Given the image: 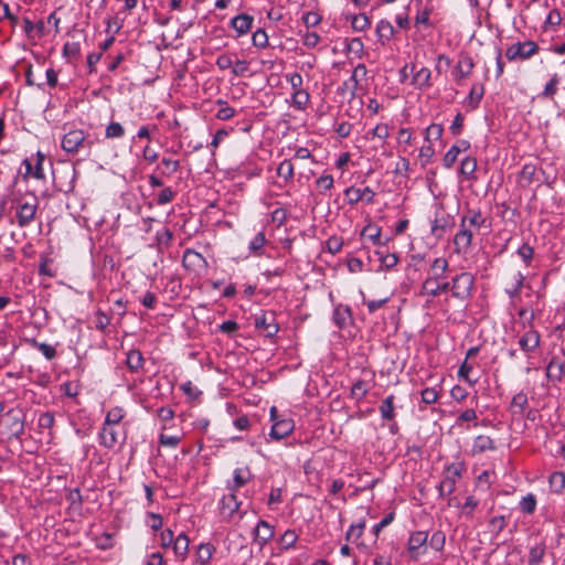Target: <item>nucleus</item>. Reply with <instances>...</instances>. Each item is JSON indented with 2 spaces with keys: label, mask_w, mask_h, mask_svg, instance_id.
I'll use <instances>...</instances> for the list:
<instances>
[{
  "label": "nucleus",
  "mask_w": 565,
  "mask_h": 565,
  "mask_svg": "<svg viewBox=\"0 0 565 565\" xmlns=\"http://www.w3.org/2000/svg\"><path fill=\"white\" fill-rule=\"evenodd\" d=\"M448 269V262L444 257L436 258L430 265L428 277L422 285V295L437 297L449 290L450 282L446 280L445 274Z\"/></svg>",
  "instance_id": "obj_1"
},
{
  "label": "nucleus",
  "mask_w": 565,
  "mask_h": 565,
  "mask_svg": "<svg viewBox=\"0 0 565 565\" xmlns=\"http://www.w3.org/2000/svg\"><path fill=\"white\" fill-rule=\"evenodd\" d=\"M475 277L470 273H461L451 279L449 289L452 297L465 300L467 299L473 288Z\"/></svg>",
  "instance_id": "obj_2"
},
{
  "label": "nucleus",
  "mask_w": 565,
  "mask_h": 565,
  "mask_svg": "<svg viewBox=\"0 0 565 565\" xmlns=\"http://www.w3.org/2000/svg\"><path fill=\"white\" fill-rule=\"evenodd\" d=\"M14 201L17 202L18 224L20 227H25L34 220L38 210V198L31 194L30 200L25 202H20L17 199Z\"/></svg>",
  "instance_id": "obj_3"
},
{
  "label": "nucleus",
  "mask_w": 565,
  "mask_h": 565,
  "mask_svg": "<svg viewBox=\"0 0 565 565\" xmlns=\"http://www.w3.org/2000/svg\"><path fill=\"white\" fill-rule=\"evenodd\" d=\"M537 50V44L532 41L514 43L507 49L505 56L509 61L525 60L534 55Z\"/></svg>",
  "instance_id": "obj_4"
},
{
  "label": "nucleus",
  "mask_w": 565,
  "mask_h": 565,
  "mask_svg": "<svg viewBox=\"0 0 565 565\" xmlns=\"http://www.w3.org/2000/svg\"><path fill=\"white\" fill-rule=\"evenodd\" d=\"M461 477V469L457 465H450L446 468L444 479L440 481L439 494L445 497L455 491L456 483Z\"/></svg>",
  "instance_id": "obj_5"
},
{
  "label": "nucleus",
  "mask_w": 565,
  "mask_h": 565,
  "mask_svg": "<svg viewBox=\"0 0 565 565\" xmlns=\"http://www.w3.org/2000/svg\"><path fill=\"white\" fill-rule=\"evenodd\" d=\"M465 224L476 233H480L481 230L488 231L490 228V222L488 218L480 211L476 210L467 211V213L461 217L460 227H465Z\"/></svg>",
  "instance_id": "obj_6"
},
{
  "label": "nucleus",
  "mask_w": 565,
  "mask_h": 565,
  "mask_svg": "<svg viewBox=\"0 0 565 565\" xmlns=\"http://www.w3.org/2000/svg\"><path fill=\"white\" fill-rule=\"evenodd\" d=\"M86 141V134L81 129H74L64 135L62 148L68 153H77Z\"/></svg>",
  "instance_id": "obj_7"
},
{
  "label": "nucleus",
  "mask_w": 565,
  "mask_h": 565,
  "mask_svg": "<svg viewBox=\"0 0 565 565\" xmlns=\"http://www.w3.org/2000/svg\"><path fill=\"white\" fill-rule=\"evenodd\" d=\"M277 409L276 407L270 408V417L274 420V424L270 429V437L280 440L292 433L294 423L290 419H281L276 420Z\"/></svg>",
  "instance_id": "obj_8"
},
{
  "label": "nucleus",
  "mask_w": 565,
  "mask_h": 565,
  "mask_svg": "<svg viewBox=\"0 0 565 565\" xmlns=\"http://www.w3.org/2000/svg\"><path fill=\"white\" fill-rule=\"evenodd\" d=\"M428 541V533L417 531L411 534L408 540V553L413 559H417L424 552Z\"/></svg>",
  "instance_id": "obj_9"
},
{
  "label": "nucleus",
  "mask_w": 565,
  "mask_h": 565,
  "mask_svg": "<svg viewBox=\"0 0 565 565\" xmlns=\"http://www.w3.org/2000/svg\"><path fill=\"white\" fill-rule=\"evenodd\" d=\"M255 327L265 332L267 337H274L279 327L275 321V317L271 312H262L255 316Z\"/></svg>",
  "instance_id": "obj_10"
},
{
  "label": "nucleus",
  "mask_w": 565,
  "mask_h": 565,
  "mask_svg": "<svg viewBox=\"0 0 565 565\" xmlns=\"http://www.w3.org/2000/svg\"><path fill=\"white\" fill-rule=\"evenodd\" d=\"M475 234L477 233L467 224H465V227H460V231L456 234L454 239L456 252H466L471 246Z\"/></svg>",
  "instance_id": "obj_11"
},
{
  "label": "nucleus",
  "mask_w": 565,
  "mask_h": 565,
  "mask_svg": "<svg viewBox=\"0 0 565 565\" xmlns=\"http://www.w3.org/2000/svg\"><path fill=\"white\" fill-rule=\"evenodd\" d=\"M540 344V334L536 330H526L519 339V347L525 353L533 352Z\"/></svg>",
  "instance_id": "obj_12"
},
{
  "label": "nucleus",
  "mask_w": 565,
  "mask_h": 565,
  "mask_svg": "<svg viewBox=\"0 0 565 565\" xmlns=\"http://www.w3.org/2000/svg\"><path fill=\"white\" fill-rule=\"evenodd\" d=\"M43 161L44 156L41 152H38V160L34 166H32L30 159H24L23 164L25 166V173L23 179L26 180L29 177L35 178L38 180L44 179L45 175L43 170Z\"/></svg>",
  "instance_id": "obj_13"
},
{
  "label": "nucleus",
  "mask_w": 565,
  "mask_h": 565,
  "mask_svg": "<svg viewBox=\"0 0 565 565\" xmlns=\"http://www.w3.org/2000/svg\"><path fill=\"white\" fill-rule=\"evenodd\" d=\"M274 536V527L266 521H259L254 530L255 542L263 547Z\"/></svg>",
  "instance_id": "obj_14"
},
{
  "label": "nucleus",
  "mask_w": 565,
  "mask_h": 565,
  "mask_svg": "<svg viewBox=\"0 0 565 565\" xmlns=\"http://www.w3.org/2000/svg\"><path fill=\"white\" fill-rule=\"evenodd\" d=\"M182 262L183 266L192 271H196L205 265L203 256L193 249H186L184 252Z\"/></svg>",
  "instance_id": "obj_15"
},
{
  "label": "nucleus",
  "mask_w": 565,
  "mask_h": 565,
  "mask_svg": "<svg viewBox=\"0 0 565 565\" xmlns=\"http://www.w3.org/2000/svg\"><path fill=\"white\" fill-rule=\"evenodd\" d=\"M470 147L469 142L466 140L459 141L457 145H454L444 156V166L446 168H451L452 164L456 162L458 154L461 151H466Z\"/></svg>",
  "instance_id": "obj_16"
},
{
  "label": "nucleus",
  "mask_w": 565,
  "mask_h": 565,
  "mask_svg": "<svg viewBox=\"0 0 565 565\" xmlns=\"http://www.w3.org/2000/svg\"><path fill=\"white\" fill-rule=\"evenodd\" d=\"M472 68H473V61H472V58L470 56H467V55L462 56L458 61V63H457V65H456V67L454 70L455 79L457 82H460L461 79H463L465 77H467L471 73Z\"/></svg>",
  "instance_id": "obj_17"
},
{
  "label": "nucleus",
  "mask_w": 565,
  "mask_h": 565,
  "mask_svg": "<svg viewBox=\"0 0 565 565\" xmlns=\"http://www.w3.org/2000/svg\"><path fill=\"white\" fill-rule=\"evenodd\" d=\"M366 73H367V70L365 67V65L363 64H359L353 73H352V76L350 77V79L348 82H344L343 83V87H342V90L345 92V90H350V94L353 96L354 95V89L356 88L358 86V82L359 79L361 78H365L366 76Z\"/></svg>",
  "instance_id": "obj_18"
},
{
  "label": "nucleus",
  "mask_w": 565,
  "mask_h": 565,
  "mask_svg": "<svg viewBox=\"0 0 565 565\" xmlns=\"http://www.w3.org/2000/svg\"><path fill=\"white\" fill-rule=\"evenodd\" d=\"M345 194L350 203H356L361 200L372 202L374 198V192L369 186L364 189L350 188L345 191Z\"/></svg>",
  "instance_id": "obj_19"
},
{
  "label": "nucleus",
  "mask_w": 565,
  "mask_h": 565,
  "mask_svg": "<svg viewBox=\"0 0 565 565\" xmlns=\"http://www.w3.org/2000/svg\"><path fill=\"white\" fill-rule=\"evenodd\" d=\"M118 430L114 426L104 425L100 431V441L107 448H113L118 443Z\"/></svg>",
  "instance_id": "obj_20"
},
{
  "label": "nucleus",
  "mask_w": 565,
  "mask_h": 565,
  "mask_svg": "<svg viewBox=\"0 0 565 565\" xmlns=\"http://www.w3.org/2000/svg\"><path fill=\"white\" fill-rule=\"evenodd\" d=\"M494 448V441L489 436L480 435L475 438L471 451L478 455Z\"/></svg>",
  "instance_id": "obj_21"
},
{
  "label": "nucleus",
  "mask_w": 565,
  "mask_h": 565,
  "mask_svg": "<svg viewBox=\"0 0 565 565\" xmlns=\"http://www.w3.org/2000/svg\"><path fill=\"white\" fill-rule=\"evenodd\" d=\"M238 508L239 502L237 501L236 495L234 493H230L223 497L221 507L223 515L231 518L235 512L238 511Z\"/></svg>",
  "instance_id": "obj_22"
},
{
  "label": "nucleus",
  "mask_w": 565,
  "mask_h": 565,
  "mask_svg": "<svg viewBox=\"0 0 565 565\" xmlns=\"http://www.w3.org/2000/svg\"><path fill=\"white\" fill-rule=\"evenodd\" d=\"M395 33V30L391 22L387 20H381L376 25V35L379 41L384 45L390 41Z\"/></svg>",
  "instance_id": "obj_23"
},
{
  "label": "nucleus",
  "mask_w": 565,
  "mask_h": 565,
  "mask_svg": "<svg viewBox=\"0 0 565 565\" xmlns=\"http://www.w3.org/2000/svg\"><path fill=\"white\" fill-rule=\"evenodd\" d=\"M253 23V17L248 14H239L232 19V26L237 31L239 35L247 33Z\"/></svg>",
  "instance_id": "obj_24"
},
{
  "label": "nucleus",
  "mask_w": 565,
  "mask_h": 565,
  "mask_svg": "<svg viewBox=\"0 0 565 565\" xmlns=\"http://www.w3.org/2000/svg\"><path fill=\"white\" fill-rule=\"evenodd\" d=\"M189 551V539L184 533L177 536L173 542V552L177 557L184 559Z\"/></svg>",
  "instance_id": "obj_25"
},
{
  "label": "nucleus",
  "mask_w": 565,
  "mask_h": 565,
  "mask_svg": "<svg viewBox=\"0 0 565 565\" xmlns=\"http://www.w3.org/2000/svg\"><path fill=\"white\" fill-rule=\"evenodd\" d=\"M527 396L524 393H518L513 396L510 409L513 415H522L527 407Z\"/></svg>",
  "instance_id": "obj_26"
},
{
  "label": "nucleus",
  "mask_w": 565,
  "mask_h": 565,
  "mask_svg": "<svg viewBox=\"0 0 565 565\" xmlns=\"http://www.w3.org/2000/svg\"><path fill=\"white\" fill-rule=\"evenodd\" d=\"M431 72L427 67L418 70L412 79V84L418 88L428 87L430 85Z\"/></svg>",
  "instance_id": "obj_27"
},
{
  "label": "nucleus",
  "mask_w": 565,
  "mask_h": 565,
  "mask_svg": "<svg viewBox=\"0 0 565 565\" xmlns=\"http://www.w3.org/2000/svg\"><path fill=\"white\" fill-rule=\"evenodd\" d=\"M7 416L11 417V419H12L11 430L15 435H21L24 430V423H23V417L21 415V412L11 409L7 413Z\"/></svg>",
  "instance_id": "obj_28"
},
{
  "label": "nucleus",
  "mask_w": 565,
  "mask_h": 565,
  "mask_svg": "<svg viewBox=\"0 0 565 565\" xmlns=\"http://www.w3.org/2000/svg\"><path fill=\"white\" fill-rule=\"evenodd\" d=\"M126 363L132 371H138L142 367L143 358L140 351L131 350L127 353Z\"/></svg>",
  "instance_id": "obj_29"
},
{
  "label": "nucleus",
  "mask_w": 565,
  "mask_h": 565,
  "mask_svg": "<svg viewBox=\"0 0 565 565\" xmlns=\"http://www.w3.org/2000/svg\"><path fill=\"white\" fill-rule=\"evenodd\" d=\"M380 413H381L382 418H384L386 420L394 419L395 414H394V396L393 395L387 396L382 402V405L380 406Z\"/></svg>",
  "instance_id": "obj_30"
},
{
  "label": "nucleus",
  "mask_w": 565,
  "mask_h": 565,
  "mask_svg": "<svg viewBox=\"0 0 565 565\" xmlns=\"http://www.w3.org/2000/svg\"><path fill=\"white\" fill-rule=\"evenodd\" d=\"M548 481L551 489L556 493H559L565 489V473L562 471L553 472Z\"/></svg>",
  "instance_id": "obj_31"
},
{
  "label": "nucleus",
  "mask_w": 565,
  "mask_h": 565,
  "mask_svg": "<svg viewBox=\"0 0 565 565\" xmlns=\"http://www.w3.org/2000/svg\"><path fill=\"white\" fill-rule=\"evenodd\" d=\"M535 171H536L535 166L525 164L520 172V177H519L520 185L529 186L533 181Z\"/></svg>",
  "instance_id": "obj_32"
},
{
  "label": "nucleus",
  "mask_w": 565,
  "mask_h": 565,
  "mask_svg": "<svg viewBox=\"0 0 565 565\" xmlns=\"http://www.w3.org/2000/svg\"><path fill=\"white\" fill-rule=\"evenodd\" d=\"M125 416V411L121 407H113L108 411L106 418H105V425L108 426H115L120 423V420Z\"/></svg>",
  "instance_id": "obj_33"
},
{
  "label": "nucleus",
  "mask_w": 565,
  "mask_h": 565,
  "mask_svg": "<svg viewBox=\"0 0 565 565\" xmlns=\"http://www.w3.org/2000/svg\"><path fill=\"white\" fill-rule=\"evenodd\" d=\"M213 553H214L213 545L201 544L196 552L199 563L201 565H206L209 563V561L212 558Z\"/></svg>",
  "instance_id": "obj_34"
},
{
  "label": "nucleus",
  "mask_w": 565,
  "mask_h": 565,
  "mask_svg": "<svg viewBox=\"0 0 565 565\" xmlns=\"http://www.w3.org/2000/svg\"><path fill=\"white\" fill-rule=\"evenodd\" d=\"M477 169V160L472 157H467L461 161L460 173L466 178L473 177Z\"/></svg>",
  "instance_id": "obj_35"
},
{
  "label": "nucleus",
  "mask_w": 565,
  "mask_h": 565,
  "mask_svg": "<svg viewBox=\"0 0 565 565\" xmlns=\"http://www.w3.org/2000/svg\"><path fill=\"white\" fill-rule=\"evenodd\" d=\"M250 479V471L248 468H237L234 471V487L241 488L247 483V481Z\"/></svg>",
  "instance_id": "obj_36"
},
{
  "label": "nucleus",
  "mask_w": 565,
  "mask_h": 565,
  "mask_svg": "<svg viewBox=\"0 0 565 565\" xmlns=\"http://www.w3.org/2000/svg\"><path fill=\"white\" fill-rule=\"evenodd\" d=\"M349 317H350V309L347 307L339 306L333 311V319L339 328H342L345 326Z\"/></svg>",
  "instance_id": "obj_37"
},
{
  "label": "nucleus",
  "mask_w": 565,
  "mask_h": 565,
  "mask_svg": "<svg viewBox=\"0 0 565 565\" xmlns=\"http://www.w3.org/2000/svg\"><path fill=\"white\" fill-rule=\"evenodd\" d=\"M367 392L369 385L365 381L362 380L356 381L351 388V395L359 401L363 399Z\"/></svg>",
  "instance_id": "obj_38"
},
{
  "label": "nucleus",
  "mask_w": 565,
  "mask_h": 565,
  "mask_svg": "<svg viewBox=\"0 0 565 565\" xmlns=\"http://www.w3.org/2000/svg\"><path fill=\"white\" fill-rule=\"evenodd\" d=\"M545 554V547L543 545L533 546L529 553V564L537 565L541 563Z\"/></svg>",
  "instance_id": "obj_39"
},
{
  "label": "nucleus",
  "mask_w": 565,
  "mask_h": 565,
  "mask_svg": "<svg viewBox=\"0 0 565 565\" xmlns=\"http://www.w3.org/2000/svg\"><path fill=\"white\" fill-rule=\"evenodd\" d=\"M125 134V129L119 122H110L106 127L105 136L106 138L114 139V138H120Z\"/></svg>",
  "instance_id": "obj_40"
},
{
  "label": "nucleus",
  "mask_w": 565,
  "mask_h": 565,
  "mask_svg": "<svg viewBox=\"0 0 565 565\" xmlns=\"http://www.w3.org/2000/svg\"><path fill=\"white\" fill-rule=\"evenodd\" d=\"M220 108L216 113V118L220 120H228L234 117L235 109L228 105H226L225 102L218 100Z\"/></svg>",
  "instance_id": "obj_41"
},
{
  "label": "nucleus",
  "mask_w": 565,
  "mask_h": 565,
  "mask_svg": "<svg viewBox=\"0 0 565 565\" xmlns=\"http://www.w3.org/2000/svg\"><path fill=\"white\" fill-rule=\"evenodd\" d=\"M309 102V94L303 89L294 90L292 104L298 109H302Z\"/></svg>",
  "instance_id": "obj_42"
},
{
  "label": "nucleus",
  "mask_w": 565,
  "mask_h": 565,
  "mask_svg": "<svg viewBox=\"0 0 565 565\" xmlns=\"http://www.w3.org/2000/svg\"><path fill=\"white\" fill-rule=\"evenodd\" d=\"M277 174L285 180H290L294 175V164L289 160H284L277 168Z\"/></svg>",
  "instance_id": "obj_43"
},
{
  "label": "nucleus",
  "mask_w": 565,
  "mask_h": 565,
  "mask_svg": "<svg viewBox=\"0 0 565 565\" xmlns=\"http://www.w3.org/2000/svg\"><path fill=\"white\" fill-rule=\"evenodd\" d=\"M512 280H513V285L511 288L507 289V292L510 295V297H515L519 295V292L523 286L524 276L521 273H515L512 276Z\"/></svg>",
  "instance_id": "obj_44"
},
{
  "label": "nucleus",
  "mask_w": 565,
  "mask_h": 565,
  "mask_svg": "<svg viewBox=\"0 0 565 565\" xmlns=\"http://www.w3.org/2000/svg\"><path fill=\"white\" fill-rule=\"evenodd\" d=\"M298 540V535L292 530H287L280 537V545L282 548L288 550L295 546Z\"/></svg>",
  "instance_id": "obj_45"
},
{
  "label": "nucleus",
  "mask_w": 565,
  "mask_h": 565,
  "mask_svg": "<svg viewBox=\"0 0 565 565\" xmlns=\"http://www.w3.org/2000/svg\"><path fill=\"white\" fill-rule=\"evenodd\" d=\"M445 542H446V536H445L444 532L436 531L435 533H433V535L429 540V545L431 546V548L439 552L444 548Z\"/></svg>",
  "instance_id": "obj_46"
},
{
  "label": "nucleus",
  "mask_w": 565,
  "mask_h": 565,
  "mask_svg": "<svg viewBox=\"0 0 565 565\" xmlns=\"http://www.w3.org/2000/svg\"><path fill=\"white\" fill-rule=\"evenodd\" d=\"M252 41L255 46L264 49L268 44V35L263 29H258L253 33Z\"/></svg>",
  "instance_id": "obj_47"
},
{
  "label": "nucleus",
  "mask_w": 565,
  "mask_h": 565,
  "mask_svg": "<svg viewBox=\"0 0 565 565\" xmlns=\"http://www.w3.org/2000/svg\"><path fill=\"white\" fill-rule=\"evenodd\" d=\"M443 131H444V129H443L441 125H439V124H431L430 126H428L426 128L425 140L429 141L430 138L439 139L443 136Z\"/></svg>",
  "instance_id": "obj_48"
},
{
  "label": "nucleus",
  "mask_w": 565,
  "mask_h": 565,
  "mask_svg": "<svg viewBox=\"0 0 565 565\" xmlns=\"http://www.w3.org/2000/svg\"><path fill=\"white\" fill-rule=\"evenodd\" d=\"M351 24L355 31H363L369 28L370 20L365 14H358L353 17Z\"/></svg>",
  "instance_id": "obj_49"
},
{
  "label": "nucleus",
  "mask_w": 565,
  "mask_h": 565,
  "mask_svg": "<svg viewBox=\"0 0 565 565\" xmlns=\"http://www.w3.org/2000/svg\"><path fill=\"white\" fill-rule=\"evenodd\" d=\"M483 86L482 85H473L470 89V94H469V100H470V104L476 107L479 102L481 100L482 96H483Z\"/></svg>",
  "instance_id": "obj_50"
},
{
  "label": "nucleus",
  "mask_w": 565,
  "mask_h": 565,
  "mask_svg": "<svg viewBox=\"0 0 565 565\" xmlns=\"http://www.w3.org/2000/svg\"><path fill=\"white\" fill-rule=\"evenodd\" d=\"M521 510L525 513H532L536 507V499L533 494H527L520 502Z\"/></svg>",
  "instance_id": "obj_51"
},
{
  "label": "nucleus",
  "mask_w": 565,
  "mask_h": 565,
  "mask_svg": "<svg viewBox=\"0 0 565 565\" xmlns=\"http://www.w3.org/2000/svg\"><path fill=\"white\" fill-rule=\"evenodd\" d=\"M562 372H563V365L561 363H556L555 361H551L546 367L547 377H555V379L559 380Z\"/></svg>",
  "instance_id": "obj_52"
},
{
  "label": "nucleus",
  "mask_w": 565,
  "mask_h": 565,
  "mask_svg": "<svg viewBox=\"0 0 565 565\" xmlns=\"http://www.w3.org/2000/svg\"><path fill=\"white\" fill-rule=\"evenodd\" d=\"M559 78L557 74H554L553 77L550 79V82L545 85V88L543 90V96L545 97H553L557 90Z\"/></svg>",
  "instance_id": "obj_53"
},
{
  "label": "nucleus",
  "mask_w": 565,
  "mask_h": 565,
  "mask_svg": "<svg viewBox=\"0 0 565 565\" xmlns=\"http://www.w3.org/2000/svg\"><path fill=\"white\" fill-rule=\"evenodd\" d=\"M342 245H343V241L337 236L329 237L328 241L326 242L327 249L331 254H337L338 252H340L342 248Z\"/></svg>",
  "instance_id": "obj_54"
},
{
  "label": "nucleus",
  "mask_w": 565,
  "mask_h": 565,
  "mask_svg": "<svg viewBox=\"0 0 565 565\" xmlns=\"http://www.w3.org/2000/svg\"><path fill=\"white\" fill-rule=\"evenodd\" d=\"M247 71H248V62L247 61L237 60L236 62H233L232 73L235 76H244Z\"/></svg>",
  "instance_id": "obj_55"
},
{
  "label": "nucleus",
  "mask_w": 565,
  "mask_h": 565,
  "mask_svg": "<svg viewBox=\"0 0 565 565\" xmlns=\"http://www.w3.org/2000/svg\"><path fill=\"white\" fill-rule=\"evenodd\" d=\"M79 44L76 42H66L63 46V54L67 57H75L79 54Z\"/></svg>",
  "instance_id": "obj_56"
},
{
  "label": "nucleus",
  "mask_w": 565,
  "mask_h": 565,
  "mask_svg": "<svg viewBox=\"0 0 565 565\" xmlns=\"http://www.w3.org/2000/svg\"><path fill=\"white\" fill-rule=\"evenodd\" d=\"M422 401L426 404H434L438 399V393L435 388H425L420 393Z\"/></svg>",
  "instance_id": "obj_57"
},
{
  "label": "nucleus",
  "mask_w": 565,
  "mask_h": 565,
  "mask_svg": "<svg viewBox=\"0 0 565 565\" xmlns=\"http://www.w3.org/2000/svg\"><path fill=\"white\" fill-rule=\"evenodd\" d=\"M435 151L434 148L430 145L423 146L419 149V159L422 160V163L425 166L430 162Z\"/></svg>",
  "instance_id": "obj_58"
},
{
  "label": "nucleus",
  "mask_w": 565,
  "mask_h": 565,
  "mask_svg": "<svg viewBox=\"0 0 565 565\" xmlns=\"http://www.w3.org/2000/svg\"><path fill=\"white\" fill-rule=\"evenodd\" d=\"M38 424L40 428H51L54 424V415L50 412L41 414Z\"/></svg>",
  "instance_id": "obj_59"
},
{
  "label": "nucleus",
  "mask_w": 565,
  "mask_h": 565,
  "mask_svg": "<svg viewBox=\"0 0 565 565\" xmlns=\"http://www.w3.org/2000/svg\"><path fill=\"white\" fill-rule=\"evenodd\" d=\"M397 140L401 146L402 145L411 146L412 140H413L412 131L408 128L399 129Z\"/></svg>",
  "instance_id": "obj_60"
},
{
  "label": "nucleus",
  "mask_w": 565,
  "mask_h": 565,
  "mask_svg": "<svg viewBox=\"0 0 565 565\" xmlns=\"http://www.w3.org/2000/svg\"><path fill=\"white\" fill-rule=\"evenodd\" d=\"M398 257L396 254L381 255V264L386 269L393 268L397 265Z\"/></svg>",
  "instance_id": "obj_61"
},
{
  "label": "nucleus",
  "mask_w": 565,
  "mask_h": 565,
  "mask_svg": "<svg viewBox=\"0 0 565 565\" xmlns=\"http://www.w3.org/2000/svg\"><path fill=\"white\" fill-rule=\"evenodd\" d=\"M174 198V192L171 188H164L158 195V204L164 205L171 202Z\"/></svg>",
  "instance_id": "obj_62"
},
{
  "label": "nucleus",
  "mask_w": 565,
  "mask_h": 565,
  "mask_svg": "<svg viewBox=\"0 0 565 565\" xmlns=\"http://www.w3.org/2000/svg\"><path fill=\"white\" fill-rule=\"evenodd\" d=\"M534 250L529 244H523L518 249V255L527 264L533 257Z\"/></svg>",
  "instance_id": "obj_63"
},
{
  "label": "nucleus",
  "mask_w": 565,
  "mask_h": 565,
  "mask_svg": "<svg viewBox=\"0 0 565 565\" xmlns=\"http://www.w3.org/2000/svg\"><path fill=\"white\" fill-rule=\"evenodd\" d=\"M388 126L386 124H379L372 130V136L381 140H385L388 137Z\"/></svg>",
  "instance_id": "obj_64"
}]
</instances>
